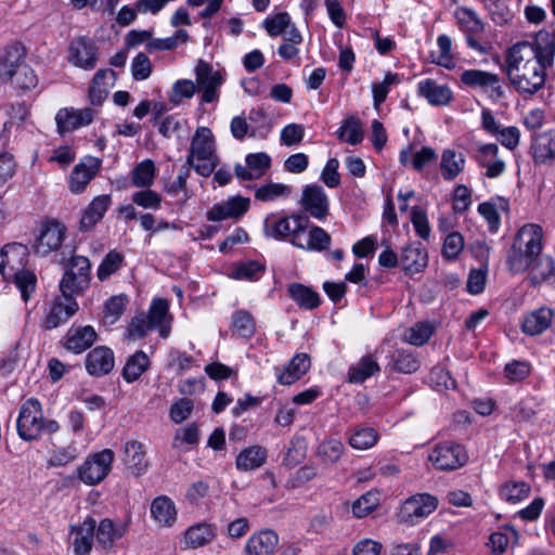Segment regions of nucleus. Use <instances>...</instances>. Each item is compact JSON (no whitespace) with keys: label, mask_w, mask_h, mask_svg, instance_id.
Listing matches in <instances>:
<instances>
[{"label":"nucleus","mask_w":555,"mask_h":555,"mask_svg":"<svg viewBox=\"0 0 555 555\" xmlns=\"http://www.w3.org/2000/svg\"><path fill=\"white\" fill-rule=\"evenodd\" d=\"M249 208V198L236 195L228 201L215 204L206 214L208 221H222L227 219H238Z\"/></svg>","instance_id":"nucleus-17"},{"label":"nucleus","mask_w":555,"mask_h":555,"mask_svg":"<svg viewBox=\"0 0 555 555\" xmlns=\"http://www.w3.org/2000/svg\"><path fill=\"white\" fill-rule=\"evenodd\" d=\"M380 367L373 354L363 356L359 362L352 364L348 370V382L362 384L369 377L379 372Z\"/></svg>","instance_id":"nucleus-36"},{"label":"nucleus","mask_w":555,"mask_h":555,"mask_svg":"<svg viewBox=\"0 0 555 555\" xmlns=\"http://www.w3.org/2000/svg\"><path fill=\"white\" fill-rule=\"evenodd\" d=\"M543 249V230L539 224L528 223L516 233L506 255L508 269L514 273L528 271Z\"/></svg>","instance_id":"nucleus-2"},{"label":"nucleus","mask_w":555,"mask_h":555,"mask_svg":"<svg viewBox=\"0 0 555 555\" xmlns=\"http://www.w3.org/2000/svg\"><path fill=\"white\" fill-rule=\"evenodd\" d=\"M465 156L453 150H446L442 153L440 169L444 180H454L464 169Z\"/></svg>","instance_id":"nucleus-38"},{"label":"nucleus","mask_w":555,"mask_h":555,"mask_svg":"<svg viewBox=\"0 0 555 555\" xmlns=\"http://www.w3.org/2000/svg\"><path fill=\"white\" fill-rule=\"evenodd\" d=\"M533 285L551 281L555 276V262L551 256L538 257L532 266L528 269Z\"/></svg>","instance_id":"nucleus-40"},{"label":"nucleus","mask_w":555,"mask_h":555,"mask_svg":"<svg viewBox=\"0 0 555 555\" xmlns=\"http://www.w3.org/2000/svg\"><path fill=\"white\" fill-rule=\"evenodd\" d=\"M96 531H94V535L96 538L98 543L103 548H109L113 546L114 542L117 539H120L124 534V531L119 528H116L114 522L111 519H103L95 527Z\"/></svg>","instance_id":"nucleus-45"},{"label":"nucleus","mask_w":555,"mask_h":555,"mask_svg":"<svg viewBox=\"0 0 555 555\" xmlns=\"http://www.w3.org/2000/svg\"><path fill=\"white\" fill-rule=\"evenodd\" d=\"M300 205L304 210L318 220H324L330 214V202L323 188L318 184L306 185L302 190Z\"/></svg>","instance_id":"nucleus-14"},{"label":"nucleus","mask_w":555,"mask_h":555,"mask_svg":"<svg viewBox=\"0 0 555 555\" xmlns=\"http://www.w3.org/2000/svg\"><path fill=\"white\" fill-rule=\"evenodd\" d=\"M59 429L60 424L56 421L43 417L41 404L37 399L30 398L23 403L17 418V433L23 440H37Z\"/></svg>","instance_id":"nucleus-4"},{"label":"nucleus","mask_w":555,"mask_h":555,"mask_svg":"<svg viewBox=\"0 0 555 555\" xmlns=\"http://www.w3.org/2000/svg\"><path fill=\"white\" fill-rule=\"evenodd\" d=\"M530 486L525 481H507L499 488V495L508 503H518L530 493Z\"/></svg>","instance_id":"nucleus-43"},{"label":"nucleus","mask_w":555,"mask_h":555,"mask_svg":"<svg viewBox=\"0 0 555 555\" xmlns=\"http://www.w3.org/2000/svg\"><path fill=\"white\" fill-rule=\"evenodd\" d=\"M78 457L77 447L72 443L51 452L48 464L53 467H62L74 462Z\"/></svg>","instance_id":"nucleus-58"},{"label":"nucleus","mask_w":555,"mask_h":555,"mask_svg":"<svg viewBox=\"0 0 555 555\" xmlns=\"http://www.w3.org/2000/svg\"><path fill=\"white\" fill-rule=\"evenodd\" d=\"M169 310L170 301L168 299L154 298L145 314L156 330H158L162 338H168L171 333Z\"/></svg>","instance_id":"nucleus-23"},{"label":"nucleus","mask_w":555,"mask_h":555,"mask_svg":"<svg viewBox=\"0 0 555 555\" xmlns=\"http://www.w3.org/2000/svg\"><path fill=\"white\" fill-rule=\"evenodd\" d=\"M173 515V506L170 498L159 495L152 501L151 516L160 526L170 527Z\"/></svg>","instance_id":"nucleus-42"},{"label":"nucleus","mask_w":555,"mask_h":555,"mask_svg":"<svg viewBox=\"0 0 555 555\" xmlns=\"http://www.w3.org/2000/svg\"><path fill=\"white\" fill-rule=\"evenodd\" d=\"M122 460L135 477L143 475L149 467L143 444L137 440H130L125 443Z\"/></svg>","instance_id":"nucleus-29"},{"label":"nucleus","mask_w":555,"mask_h":555,"mask_svg":"<svg viewBox=\"0 0 555 555\" xmlns=\"http://www.w3.org/2000/svg\"><path fill=\"white\" fill-rule=\"evenodd\" d=\"M7 274H10V280L13 279L15 286L21 292L22 299L27 302L36 289V274L29 270H24L23 268L14 269V271L9 270L7 271Z\"/></svg>","instance_id":"nucleus-39"},{"label":"nucleus","mask_w":555,"mask_h":555,"mask_svg":"<svg viewBox=\"0 0 555 555\" xmlns=\"http://www.w3.org/2000/svg\"><path fill=\"white\" fill-rule=\"evenodd\" d=\"M98 338V334L93 326H70L64 339V347L68 351L80 354L89 349Z\"/></svg>","instance_id":"nucleus-21"},{"label":"nucleus","mask_w":555,"mask_h":555,"mask_svg":"<svg viewBox=\"0 0 555 555\" xmlns=\"http://www.w3.org/2000/svg\"><path fill=\"white\" fill-rule=\"evenodd\" d=\"M428 459L439 470H455L468 462V454L464 446L446 441L437 444Z\"/></svg>","instance_id":"nucleus-9"},{"label":"nucleus","mask_w":555,"mask_h":555,"mask_svg":"<svg viewBox=\"0 0 555 555\" xmlns=\"http://www.w3.org/2000/svg\"><path fill=\"white\" fill-rule=\"evenodd\" d=\"M91 263L87 257L73 256L59 287L63 296H78L90 286Z\"/></svg>","instance_id":"nucleus-7"},{"label":"nucleus","mask_w":555,"mask_h":555,"mask_svg":"<svg viewBox=\"0 0 555 555\" xmlns=\"http://www.w3.org/2000/svg\"><path fill=\"white\" fill-rule=\"evenodd\" d=\"M291 26V17L287 12H280L263 21V27L271 37L282 35Z\"/></svg>","instance_id":"nucleus-59"},{"label":"nucleus","mask_w":555,"mask_h":555,"mask_svg":"<svg viewBox=\"0 0 555 555\" xmlns=\"http://www.w3.org/2000/svg\"><path fill=\"white\" fill-rule=\"evenodd\" d=\"M292 188L283 183L270 182L255 191V198L260 202H271L278 197L289 196Z\"/></svg>","instance_id":"nucleus-53"},{"label":"nucleus","mask_w":555,"mask_h":555,"mask_svg":"<svg viewBox=\"0 0 555 555\" xmlns=\"http://www.w3.org/2000/svg\"><path fill=\"white\" fill-rule=\"evenodd\" d=\"M378 504V492L369 491L354 501L352 504V513L356 517L363 518L372 513Z\"/></svg>","instance_id":"nucleus-56"},{"label":"nucleus","mask_w":555,"mask_h":555,"mask_svg":"<svg viewBox=\"0 0 555 555\" xmlns=\"http://www.w3.org/2000/svg\"><path fill=\"white\" fill-rule=\"evenodd\" d=\"M95 527V519L89 517L73 530L74 539L72 545L75 555H88L90 553L93 545Z\"/></svg>","instance_id":"nucleus-31"},{"label":"nucleus","mask_w":555,"mask_h":555,"mask_svg":"<svg viewBox=\"0 0 555 555\" xmlns=\"http://www.w3.org/2000/svg\"><path fill=\"white\" fill-rule=\"evenodd\" d=\"M90 165L80 163L76 165L69 177V188L74 193H81L88 183L95 177L100 162L96 158H90Z\"/></svg>","instance_id":"nucleus-32"},{"label":"nucleus","mask_w":555,"mask_h":555,"mask_svg":"<svg viewBox=\"0 0 555 555\" xmlns=\"http://www.w3.org/2000/svg\"><path fill=\"white\" fill-rule=\"evenodd\" d=\"M417 91L434 106L448 105L452 100L451 89L446 85L437 83L434 79L418 82Z\"/></svg>","instance_id":"nucleus-30"},{"label":"nucleus","mask_w":555,"mask_h":555,"mask_svg":"<svg viewBox=\"0 0 555 555\" xmlns=\"http://www.w3.org/2000/svg\"><path fill=\"white\" fill-rule=\"evenodd\" d=\"M515 44H526L533 51L537 59L543 61L548 66L553 65L555 56V33L547 30H540L535 34L532 42L519 41Z\"/></svg>","instance_id":"nucleus-22"},{"label":"nucleus","mask_w":555,"mask_h":555,"mask_svg":"<svg viewBox=\"0 0 555 555\" xmlns=\"http://www.w3.org/2000/svg\"><path fill=\"white\" fill-rule=\"evenodd\" d=\"M392 369L403 374H412L420 367L418 359L410 351L396 350L391 357Z\"/></svg>","instance_id":"nucleus-51"},{"label":"nucleus","mask_w":555,"mask_h":555,"mask_svg":"<svg viewBox=\"0 0 555 555\" xmlns=\"http://www.w3.org/2000/svg\"><path fill=\"white\" fill-rule=\"evenodd\" d=\"M289 297L306 310L317 309L321 304L320 295L311 287L301 283H292L287 286Z\"/></svg>","instance_id":"nucleus-35"},{"label":"nucleus","mask_w":555,"mask_h":555,"mask_svg":"<svg viewBox=\"0 0 555 555\" xmlns=\"http://www.w3.org/2000/svg\"><path fill=\"white\" fill-rule=\"evenodd\" d=\"M197 89L202 91V102L212 103L219 99V88L223 83L220 72L214 70L212 66L199 60L195 67Z\"/></svg>","instance_id":"nucleus-10"},{"label":"nucleus","mask_w":555,"mask_h":555,"mask_svg":"<svg viewBox=\"0 0 555 555\" xmlns=\"http://www.w3.org/2000/svg\"><path fill=\"white\" fill-rule=\"evenodd\" d=\"M345 450L340 440L328 439L319 444L317 454L326 464L336 463Z\"/></svg>","instance_id":"nucleus-54"},{"label":"nucleus","mask_w":555,"mask_h":555,"mask_svg":"<svg viewBox=\"0 0 555 555\" xmlns=\"http://www.w3.org/2000/svg\"><path fill=\"white\" fill-rule=\"evenodd\" d=\"M124 263L125 257L120 251H117L116 249L108 251L96 270L98 279L101 282L107 280L111 275L116 273Z\"/></svg>","instance_id":"nucleus-46"},{"label":"nucleus","mask_w":555,"mask_h":555,"mask_svg":"<svg viewBox=\"0 0 555 555\" xmlns=\"http://www.w3.org/2000/svg\"><path fill=\"white\" fill-rule=\"evenodd\" d=\"M433 335V328L426 323H416L405 333V340L413 346L425 345Z\"/></svg>","instance_id":"nucleus-61"},{"label":"nucleus","mask_w":555,"mask_h":555,"mask_svg":"<svg viewBox=\"0 0 555 555\" xmlns=\"http://www.w3.org/2000/svg\"><path fill=\"white\" fill-rule=\"evenodd\" d=\"M115 454L111 449H104L89 454L77 467L78 479L87 486L101 483L111 473Z\"/></svg>","instance_id":"nucleus-8"},{"label":"nucleus","mask_w":555,"mask_h":555,"mask_svg":"<svg viewBox=\"0 0 555 555\" xmlns=\"http://www.w3.org/2000/svg\"><path fill=\"white\" fill-rule=\"evenodd\" d=\"M115 366L114 351L106 346H98L90 350L85 359V367L89 375L101 377L109 374Z\"/></svg>","instance_id":"nucleus-18"},{"label":"nucleus","mask_w":555,"mask_h":555,"mask_svg":"<svg viewBox=\"0 0 555 555\" xmlns=\"http://www.w3.org/2000/svg\"><path fill=\"white\" fill-rule=\"evenodd\" d=\"M427 263V253L421 246L409 245L402 249L400 264L406 273H418Z\"/></svg>","instance_id":"nucleus-34"},{"label":"nucleus","mask_w":555,"mask_h":555,"mask_svg":"<svg viewBox=\"0 0 555 555\" xmlns=\"http://www.w3.org/2000/svg\"><path fill=\"white\" fill-rule=\"evenodd\" d=\"M461 81L469 88H480L483 90L491 88L498 96L503 95L498 74L480 69H466L461 74Z\"/></svg>","instance_id":"nucleus-25"},{"label":"nucleus","mask_w":555,"mask_h":555,"mask_svg":"<svg viewBox=\"0 0 555 555\" xmlns=\"http://www.w3.org/2000/svg\"><path fill=\"white\" fill-rule=\"evenodd\" d=\"M309 227V218L302 212H294L291 216L276 217L269 215L263 222V233L267 237L278 241L289 238L293 246L304 248L299 235Z\"/></svg>","instance_id":"nucleus-6"},{"label":"nucleus","mask_w":555,"mask_h":555,"mask_svg":"<svg viewBox=\"0 0 555 555\" xmlns=\"http://www.w3.org/2000/svg\"><path fill=\"white\" fill-rule=\"evenodd\" d=\"M337 137L351 145L359 144L363 140L360 120L356 117L347 118L337 130Z\"/></svg>","instance_id":"nucleus-50"},{"label":"nucleus","mask_w":555,"mask_h":555,"mask_svg":"<svg viewBox=\"0 0 555 555\" xmlns=\"http://www.w3.org/2000/svg\"><path fill=\"white\" fill-rule=\"evenodd\" d=\"M132 202L145 209H157L160 206L162 197L157 192L147 189L135 192L132 195Z\"/></svg>","instance_id":"nucleus-64"},{"label":"nucleus","mask_w":555,"mask_h":555,"mask_svg":"<svg viewBox=\"0 0 555 555\" xmlns=\"http://www.w3.org/2000/svg\"><path fill=\"white\" fill-rule=\"evenodd\" d=\"M129 302L127 295L119 294L108 298L104 305V322L116 323L126 310Z\"/></svg>","instance_id":"nucleus-49"},{"label":"nucleus","mask_w":555,"mask_h":555,"mask_svg":"<svg viewBox=\"0 0 555 555\" xmlns=\"http://www.w3.org/2000/svg\"><path fill=\"white\" fill-rule=\"evenodd\" d=\"M79 309L74 296H57L44 318V330H53L66 323Z\"/></svg>","instance_id":"nucleus-15"},{"label":"nucleus","mask_w":555,"mask_h":555,"mask_svg":"<svg viewBox=\"0 0 555 555\" xmlns=\"http://www.w3.org/2000/svg\"><path fill=\"white\" fill-rule=\"evenodd\" d=\"M411 222L416 234L427 240L430 235V225L428 222L426 210L421 206H414L411 209Z\"/></svg>","instance_id":"nucleus-60"},{"label":"nucleus","mask_w":555,"mask_h":555,"mask_svg":"<svg viewBox=\"0 0 555 555\" xmlns=\"http://www.w3.org/2000/svg\"><path fill=\"white\" fill-rule=\"evenodd\" d=\"M219 163L212 131L207 127L197 128L192 138L188 164L193 165L199 176L209 177Z\"/></svg>","instance_id":"nucleus-5"},{"label":"nucleus","mask_w":555,"mask_h":555,"mask_svg":"<svg viewBox=\"0 0 555 555\" xmlns=\"http://www.w3.org/2000/svg\"><path fill=\"white\" fill-rule=\"evenodd\" d=\"M548 67L526 44L509 47L501 64V70L507 76L511 86L524 95H533L544 87Z\"/></svg>","instance_id":"nucleus-1"},{"label":"nucleus","mask_w":555,"mask_h":555,"mask_svg":"<svg viewBox=\"0 0 555 555\" xmlns=\"http://www.w3.org/2000/svg\"><path fill=\"white\" fill-rule=\"evenodd\" d=\"M68 61L82 69H93L98 62L96 44L87 37L74 39L68 48Z\"/></svg>","instance_id":"nucleus-13"},{"label":"nucleus","mask_w":555,"mask_h":555,"mask_svg":"<svg viewBox=\"0 0 555 555\" xmlns=\"http://www.w3.org/2000/svg\"><path fill=\"white\" fill-rule=\"evenodd\" d=\"M267 450L260 446H253L241 451L236 457V467L240 470L248 472L264 464Z\"/></svg>","instance_id":"nucleus-37"},{"label":"nucleus","mask_w":555,"mask_h":555,"mask_svg":"<svg viewBox=\"0 0 555 555\" xmlns=\"http://www.w3.org/2000/svg\"><path fill=\"white\" fill-rule=\"evenodd\" d=\"M279 543L278 534L270 529L253 533L244 547L245 555H271Z\"/></svg>","instance_id":"nucleus-24"},{"label":"nucleus","mask_w":555,"mask_h":555,"mask_svg":"<svg viewBox=\"0 0 555 555\" xmlns=\"http://www.w3.org/2000/svg\"><path fill=\"white\" fill-rule=\"evenodd\" d=\"M94 119V111L90 107L75 109L73 107L61 108L55 116L57 131L61 134L72 132L80 127L90 125Z\"/></svg>","instance_id":"nucleus-16"},{"label":"nucleus","mask_w":555,"mask_h":555,"mask_svg":"<svg viewBox=\"0 0 555 555\" xmlns=\"http://www.w3.org/2000/svg\"><path fill=\"white\" fill-rule=\"evenodd\" d=\"M464 248V237L460 232L450 233L443 243L442 255L444 258L454 260Z\"/></svg>","instance_id":"nucleus-62"},{"label":"nucleus","mask_w":555,"mask_h":555,"mask_svg":"<svg viewBox=\"0 0 555 555\" xmlns=\"http://www.w3.org/2000/svg\"><path fill=\"white\" fill-rule=\"evenodd\" d=\"M155 177V165L152 160L145 159L139 163L132 170V183L137 188H149Z\"/></svg>","instance_id":"nucleus-52"},{"label":"nucleus","mask_w":555,"mask_h":555,"mask_svg":"<svg viewBox=\"0 0 555 555\" xmlns=\"http://www.w3.org/2000/svg\"><path fill=\"white\" fill-rule=\"evenodd\" d=\"M311 366V359L308 353H296L282 370L276 367L278 383L289 386L299 380Z\"/></svg>","instance_id":"nucleus-19"},{"label":"nucleus","mask_w":555,"mask_h":555,"mask_svg":"<svg viewBox=\"0 0 555 555\" xmlns=\"http://www.w3.org/2000/svg\"><path fill=\"white\" fill-rule=\"evenodd\" d=\"M149 358L143 351H137L126 362L122 369V377L128 382L137 380L147 369Z\"/></svg>","instance_id":"nucleus-44"},{"label":"nucleus","mask_w":555,"mask_h":555,"mask_svg":"<svg viewBox=\"0 0 555 555\" xmlns=\"http://www.w3.org/2000/svg\"><path fill=\"white\" fill-rule=\"evenodd\" d=\"M156 330L144 313L133 317L127 327L129 339L137 340L145 337L150 332Z\"/></svg>","instance_id":"nucleus-57"},{"label":"nucleus","mask_w":555,"mask_h":555,"mask_svg":"<svg viewBox=\"0 0 555 555\" xmlns=\"http://www.w3.org/2000/svg\"><path fill=\"white\" fill-rule=\"evenodd\" d=\"M25 50L20 44L10 46L0 57V81L10 82L22 90L34 89L38 77L34 69L24 63Z\"/></svg>","instance_id":"nucleus-3"},{"label":"nucleus","mask_w":555,"mask_h":555,"mask_svg":"<svg viewBox=\"0 0 555 555\" xmlns=\"http://www.w3.org/2000/svg\"><path fill=\"white\" fill-rule=\"evenodd\" d=\"M455 16L462 30L467 34H478L483 31V23L476 12L469 8L461 7L456 10Z\"/></svg>","instance_id":"nucleus-48"},{"label":"nucleus","mask_w":555,"mask_h":555,"mask_svg":"<svg viewBox=\"0 0 555 555\" xmlns=\"http://www.w3.org/2000/svg\"><path fill=\"white\" fill-rule=\"evenodd\" d=\"M531 153L537 165L555 159V130L544 131L532 135Z\"/></svg>","instance_id":"nucleus-26"},{"label":"nucleus","mask_w":555,"mask_h":555,"mask_svg":"<svg viewBox=\"0 0 555 555\" xmlns=\"http://www.w3.org/2000/svg\"><path fill=\"white\" fill-rule=\"evenodd\" d=\"M28 256V247L22 243H9L0 250V274L4 280L10 281L7 271L23 268Z\"/></svg>","instance_id":"nucleus-20"},{"label":"nucleus","mask_w":555,"mask_h":555,"mask_svg":"<svg viewBox=\"0 0 555 555\" xmlns=\"http://www.w3.org/2000/svg\"><path fill=\"white\" fill-rule=\"evenodd\" d=\"M553 317V310L547 307L530 311L521 321V331L529 336L540 335L551 326Z\"/></svg>","instance_id":"nucleus-27"},{"label":"nucleus","mask_w":555,"mask_h":555,"mask_svg":"<svg viewBox=\"0 0 555 555\" xmlns=\"http://www.w3.org/2000/svg\"><path fill=\"white\" fill-rule=\"evenodd\" d=\"M439 504L437 496L429 493H416L408 498L401 506V520L414 524L434 513Z\"/></svg>","instance_id":"nucleus-11"},{"label":"nucleus","mask_w":555,"mask_h":555,"mask_svg":"<svg viewBox=\"0 0 555 555\" xmlns=\"http://www.w3.org/2000/svg\"><path fill=\"white\" fill-rule=\"evenodd\" d=\"M112 204L111 196L107 194L95 196L82 212L79 230L90 231L99 221H101Z\"/></svg>","instance_id":"nucleus-28"},{"label":"nucleus","mask_w":555,"mask_h":555,"mask_svg":"<svg viewBox=\"0 0 555 555\" xmlns=\"http://www.w3.org/2000/svg\"><path fill=\"white\" fill-rule=\"evenodd\" d=\"M331 235L321 227L313 225L309 231V240L302 249L324 251L330 248Z\"/></svg>","instance_id":"nucleus-55"},{"label":"nucleus","mask_w":555,"mask_h":555,"mask_svg":"<svg viewBox=\"0 0 555 555\" xmlns=\"http://www.w3.org/2000/svg\"><path fill=\"white\" fill-rule=\"evenodd\" d=\"M152 73V64L149 56L140 52L131 62V75L134 80H144Z\"/></svg>","instance_id":"nucleus-63"},{"label":"nucleus","mask_w":555,"mask_h":555,"mask_svg":"<svg viewBox=\"0 0 555 555\" xmlns=\"http://www.w3.org/2000/svg\"><path fill=\"white\" fill-rule=\"evenodd\" d=\"M231 326L233 334L241 338H250L256 332V321L247 310H237L232 315Z\"/></svg>","instance_id":"nucleus-41"},{"label":"nucleus","mask_w":555,"mask_h":555,"mask_svg":"<svg viewBox=\"0 0 555 555\" xmlns=\"http://www.w3.org/2000/svg\"><path fill=\"white\" fill-rule=\"evenodd\" d=\"M216 538V527L208 522L191 526L183 537L186 547L198 548L209 544Z\"/></svg>","instance_id":"nucleus-33"},{"label":"nucleus","mask_w":555,"mask_h":555,"mask_svg":"<svg viewBox=\"0 0 555 555\" xmlns=\"http://www.w3.org/2000/svg\"><path fill=\"white\" fill-rule=\"evenodd\" d=\"M378 440L377 431L372 427L354 428L349 436V444L357 450L372 448Z\"/></svg>","instance_id":"nucleus-47"},{"label":"nucleus","mask_w":555,"mask_h":555,"mask_svg":"<svg viewBox=\"0 0 555 555\" xmlns=\"http://www.w3.org/2000/svg\"><path fill=\"white\" fill-rule=\"evenodd\" d=\"M65 233L66 227L63 223L56 220L44 222L34 243L35 253L47 256L51 251L57 250L65 238Z\"/></svg>","instance_id":"nucleus-12"}]
</instances>
